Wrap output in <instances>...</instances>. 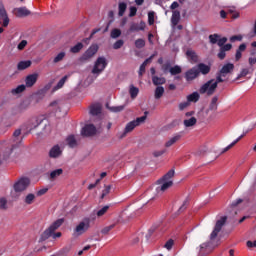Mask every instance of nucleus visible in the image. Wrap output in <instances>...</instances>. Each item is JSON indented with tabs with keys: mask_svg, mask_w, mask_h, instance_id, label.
<instances>
[{
	"mask_svg": "<svg viewBox=\"0 0 256 256\" xmlns=\"http://www.w3.org/2000/svg\"><path fill=\"white\" fill-rule=\"evenodd\" d=\"M225 223H227V216H222L219 220H217L215 227L210 234V242H204L196 248V252L198 255H201V253H205V251H207V249L211 247V243H215V239H217V235H219Z\"/></svg>",
	"mask_w": 256,
	"mask_h": 256,
	"instance_id": "nucleus-1",
	"label": "nucleus"
},
{
	"mask_svg": "<svg viewBox=\"0 0 256 256\" xmlns=\"http://www.w3.org/2000/svg\"><path fill=\"white\" fill-rule=\"evenodd\" d=\"M175 170L168 171L162 178L157 181L156 195H163L170 187H173V177Z\"/></svg>",
	"mask_w": 256,
	"mask_h": 256,
	"instance_id": "nucleus-2",
	"label": "nucleus"
},
{
	"mask_svg": "<svg viewBox=\"0 0 256 256\" xmlns=\"http://www.w3.org/2000/svg\"><path fill=\"white\" fill-rule=\"evenodd\" d=\"M91 228V219L85 218L80 221L73 230V237H81V235H85Z\"/></svg>",
	"mask_w": 256,
	"mask_h": 256,
	"instance_id": "nucleus-3",
	"label": "nucleus"
},
{
	"mask_svg": "<svg viewBox=\"0 0 256 256\" xmlns=\"http://www.w3.org/2000/svg\"><path fill=\"white\" fill-rule=\"evenodd\" d=\"M31 185V180L27 177L20 178L13 185L14 192L11 193L12 197H18L15 193H23L27 191V188Z\"/></svg>",
	"mask_w": 256,
	"mask_h": 256,
	"instance_id": "nucleus-4",
	"label": "nucleus"
},
{
	"mask_svg": "<svg viewBox=\"0 0 256 256\" xmlns=\"http://www.w3.org/2000/svg\"><path fill=\"white\" fill-rule=\"evenodd\" d=\"M145 121H147V112H145V116L138 117L135 120L127 123L124 132L120 135V139L126 137L127 133H131V131H133L135 127H139V125H142V123H144Z\"/></svg>",
	"mask_w": 256,
	"mask_h": 256,
	"instance_id": "nucleus-5",
	"label": "nucleus"
},
{
	"mask_svg": "<svg viewBox=\"0 0 256 256\" xmlns=\"http://www.w3.org/2000/svg\"><path fill=\"white\" fill-rule=\"evenodd\" d=\"M107 65H108L107 58H105L104 56L98 57L94 62V66L92 68V74L98 77V75H101V73H103V71L107 69Z\"/></svg>",
	"mask_w": 256,
	"mask_h": 256,
	"instance_id": "nucleus-6",
	"label": "nucleus"
},
{
	"mask_svg": "<svg viewBox=\"0 0 256 256\" xmlns=\"http://www.w3.org/2000/svg\"><path fill=\"white\" fill-rule=\"evenodd\" d=\"M61 225H63V219L56 220L48 229H46L42 233L41 240L45 241L49 239V237H51V235H53V233H55V231H57V228L60 227Z\"/></svg>",
	"mask_w": 256,
	"mask_h": 256,
	"instance_id": "nucleus-7",
	"label": "nucleus"
},
{
	"mask_svg": "<svg viewBox=\"0 0 256 256\" xmlns=\"http://www.w3.org/2000/svg\"><path fill=\"white\" fill-rule=\"evenodd\" d=\"M216 89H217V82L215 81V79H211L201 86L200 93L202 94L206 93V95H213Z\"/></svg>",
	"mask_w": 256,
	"mask_h": 256,
	"instance_id": "nucleus-8",
	"label": "nucleus"
},
{
	"mask_svg": "<svg viewBox=\"0 0 256 256\" xmlns=\"http://www.w3.org/2000/svg\"><path fill=\"white\" fill-rule=\"evenodd\" d=\"M99 51V46L97 44H92L81 56V61H89L92 57H95L96 53Z\"/></svg>",
	"mask_w": 256,
	"mask_h": 256,
	"instance_id": "nucleus-9",
	"label": "nucleus"
},
{
	"mask_svg": "<svg viewBox=\"0 0 256 256\" xmlns=\"http://www.w3.org/2000/svg\"><path fill=\"white\" fill-rule=\"evenodd\" d=\"M199 77V69L197 67H193L185 72V79L188 83H191V81H195Z\"/></svg>",
	"mask_w": 256,
	"mask_h": 256,
	"instance_id": "nucleus-10",
	"label": "nucleus"
},
{
	"mask_svg": "<svg viewBox=\"0 0 256 256\" xmlns=\"http://www.w3.org/2000/svg\"><path fill=\"white\" fill-rule=\"evenodd\" d=\"M82 135L85 137H91L97 133V128L93 124H87L85 127L82 128L81 131Z\"/></svg>",
	"mask_w": 256,
	"mask_h": 256,
	"instance_id": "nucleus-11",
	"label": "nucleus"
},
{
	"mask_svg": "<svg viewBox=\"0 0 256 256\" xmlns=\"http://www.w3.org/2000/svg\"><path fill=\"white\" fill-rule=\"evenodd\" d=\"M181 137H182L181 133H175L173 136L168 138V140L164 144V147H166V149H169V147H173L175 143H178V141H181Z\"/></svg>",
	"mask_w": 256,
	"mask_h": 256,
	"instance_id": "nucleus-12",
	"label": "nucleus"
},
{
	"mask_svg": "<svg viewBox=\"0 0 256 256\" xmlns=\"http://www.w3.org/2000/svg\"><path fill=\"white\" fill-rule=\"evenodd\" d=\"M39 79V73H33L26 77L25 79V86L26 87H33L35 83H37V80Z\"/></svg>",
	"mask_w": 256,
	"mask_h": 256,
	"instance_id": "nucleus-13",
	"label": "nucleus"
},
{
	"mask_svg": "<svg viewBox=\"0 0 256 256\" xmlns=\"http://www.w3.org/2000/svg\"><path fill=\"white\" fill-rule=\"evenodd\" d=\"M145 27H147V24L143 21L139 23H132L130 26V33H135V31H145Z\"/></svg>",
	"mask_w": 256,
	"mask_h": 256,
	"instance_id": "nucleus-14",
	"label": "nucleus"
},
{
	"mask_svg": "<svg viewBox=\"0 0 256 256\" xmlns=\"http://www.w3.org/2000/svg\"><path fill=\"white\" fill-rule=\"evenodd\" d=\"M1 20L3 21V24H2L3 27L9 26V16H7V11L3 6H0V21Z\"/></svg>",
	"mask_w": 256,
	"mask_h": 256,
	"instance_id": "nucleus-15",
	"label": "nucleus"
},
{
	"mask_svg": "<svg viewBox=\"0 0 256 256\" xmlns=\"http://www.w3.org/2000/svg\"><path fill=\"white\" fill-rule=\"evenodd\" d=\"M186 57L190 63H197L199 61V56L191 49L186 51Z\"/></svg>",
	"mask_w": 256,
	"mask_h": 256,
	"instance_id": "nucleus-16",
	"label": "nucleus"
},
{
	"mask_svg": "<svg viewBox=\"0 0 256 256\" xmlns=\"http://www.w3.org/2000/svg\"><path fill=\"white\" fill-rule=\"evenodd\" d=\"M233 69H235V65L228 63L222 67L220 73L221 75H223V77H226L227 75H229V73H232Z\"/></svg>",
	"mask_w": 256,
	"mask_h": 256,
	"instance_id": "nucleus-17",
	"label": "nucleus"
},
{
	"mask_svg": "<svg viewBox=\"0 0 256 256\" xmlns=\"http://www.w3.org/2000/svg\"><path fill=\"white\" fill-rule=\"evenodd\" d=\"M183 125L186 129H191V127H195L197 125V118L195 117L186 118L183 121Z\"/></svg>",
	"mask_w": 256,
	"mask_h": 256,
	"instance_id": "nucleus-18",
	"label": "nucleus"
},
{
	"mask_svg": "<svg viewBox=\"0 0 256 256\" xmlns=\"http://www.w3.org/2000/svg\"><path fill=\"white\" fill-rule=\"evenodd\" d=\"M195 67H196V69H198L199 75H200V73L202 75H208V73L211 71V67L207 64L200 63Z\"/></svg>",
	"mask_w": 256,
	"mask_h": 256,
	"instance_id": "nucleus-19",
	"label": "nucleus"
},
{
	"mask_svg": "<svg viewBox=\"0 0 256 256\" xmlns=\"http://www.w3.org/2000/svg\"><path fill=\"white\" fill-rule=\"evenodd\" d=\"M179 21H181V12L174 10L172 12V17H171V23L173 27L177 26Z\"/></svg>",
	"mask_w": 256,
	"mask_h": 256,
	"instance_id": "nucleus-20",
	"label": "nucleus"
},
{
	"mask_svg": "<svg viewBox=\"0 0 256 256\" xmlns=\"http://www.w3.org/2000/svg\"><path fill=\"white\" fill-rule=\"evenodd\" d=\"M157 54H153L151 55L149 58H147L143 63L142 65L140 66V69H139V75L140 77L145 73V67H147V64L148 63H151V61H153V57H155Z\"/></svg>",
	"mask_w": 256,
	"mask_h": 256,
	"instance_id": "nucleus-21",
	"label": "nucleus"
},
{
	"mask_svg": "<svg viewBox=\"0 0 256 256\" xmlns=\"http://www.w3.org/2000/svg\"><path fill=\"white\" fill-rule=\"evenodd\" d=\"M61 153H62L61 148L56 145L51 148L49 152V156L52 157L53 159H56V157H59Z\"/></svg>",
	"mask_w": 256,
	"mask_h": 256,
	"instance_id": "nucleus-22",
	"label": "nucleus"
},
{
	"mask_svg": "<svg viewBox=\"0 0 256 256\" xmlns=\"http://www.w3.org/2000/svg\"><path fill=\"white\" fill-rule=\"evenodd\" d=\"M17 17H27V15H31V11H29L26 7H20L16 9Z\"/></svg>",
	"mask_w": 256,
	"mask_h": 256,
	"instance_id": "nucleus-23",
	"label": "nucleus"
},
{
	"mask_svg": "<svg viewBox=\"0 0 256 256\" xmlns=\"http://www.w3.org/2000/svg\"><path fill=\"white\" fill-rule=\"evenodd\" d=\"M13 141H14L15 145L21 144V142L23 141V138H21V129H17L13 133Z\"/></svg>",
	"mask_w": 256,
	"mask_h": 256,
	"instance_id": "nucleus-24",
	"label": "nucleus"
},
{
	"mask_svg": "<svg viewBox=\"0 0 256 256\" xmlns=\"http://www.w3.org/2000/svg\"><path fill=\"white\" fill-rule=\"evenodd\" d=\"M31 67V60L21 61L17 65L19 71H24V69H29Z\"/></svg>",
	"mask_w": 256,
	"mask_h": 256,
	"instance_id": "nucleus-25",
	"label": "nucleus"
},
{
	"mask_svg": "<svg viewBox=\"0 0 256 256\" xmlns=\"http://www.w3.org/2000/svg\"><path fill=\"white\" fill-rule=\"evenodd\" d=\"M35 199H36V196L35 194L33 193H29L25 196L24 198V203L26 205H33V203H35Z\"/></svg>",
	"mask_w": 256,
	"mask_h": 256,
	"instance_id": "nucleus-26",
	"label": "nucleus"
},
{
	"mask_svg": "<svg viewBox=\"0 0 256 256\" xmlns=\"http://www.w3.org/2000/svg\"><path fill=\"white\" fill-rule=\"evenodd\" d=\"M164 94H165V88H163V86H158L155 89L154 97H155V99H161Z\"/></svg>",
	"mask_w": 256,
	"mask_h": 256,
	"instance_id": "nucleus-27",
	"label": "nucleus"
},
{
	"mask_svg": "<svg viewBox=\"0 0 256 256\" xmlns=\"http://www.w3.org/2000/svg\"><path fill=\"white\" fill-rule=\"evenodd\" d=\"M125 11H127V4L125 2H120L118 4V15H119V17H123V15H125Z\"/></svg>",
	"mask_w": 256,
	"mask_h": 256,
	"instance_id": "nucleus-28",
	"label": "nucleus"
},
{
	"mask_svg": "<svg viewBox=\"0 0 256 256\" xmlns=\"http://www.w3.org/2000/svg\"><path fill=\"white\" fill-rule=\"evenodd\" d=\"M67 56V53L65 51L59 52L53 59V63H61L63 59Z\"/></svg>",
	"mask_w": 256,
	"mask_h": 256,
	"instance_id": "nucleus-29",
	"label": "nucleus"
},
{
	"mask_svg": "<svg viewBox=\"0 0 256 256\" xmlns=\"http://www.w3.org/2000/svg\"><path fill=\"white\" fill-rule=\"evenodd\" d=\"M188 103H197L199 101V93L193 92L192 94L187 96Z\"/></svg>",
	"mask_w": 256,
	"mask_h": 256,
	"instance_id": "nucleus-30",
	"label": "nucleus"
},
{
	"mask_svg": "<svg viewBox=\"0 0 256 256\" xmlns=\"http://www.w3.org/2000/svg\"><path fill=\"white\" fill-rule=\"evenodd\" d=\"M245 133L242 134L241 136H239L236 140H234L231 144H229L226 148L223 149L222 153H227V151H229V149H231V147H234V145H237V143H239V141H241V139H243Z\"/></svg>",
	"mask_w": 256,
	"mask_h": 256,
	"instance_id": "nucleus-31",
	"label": "nucleus"
},
{
	"mask_svg": "<svg viewBox=\"0 0 256 256\" xmlns=\"http://www.w3.org/2000/svg\"><path fill=\"white\" fill-rule=\"evenodd\" d=\"M245 133L242 134L241 136H239L236 140H234L231 144H229L226 148L223 149L222 153H227V151H229V149H231V147H234V145H237V143H239V141H241V139H243Z\"/></svg>",
	"mask_w": 256,
	"mask_h": 256,
	"instance_id": "nucleus-32",
	"label": "nucleus"
},
{
	"mask_svg": "<svg viewBox=\"0 0 256 256\" xmlns=\"http://www.w3.org/2000/svg\"><path fill=\"white\" fill-rule=\"evenodd\" d=\"M39 127V120L33 118L28 122L29 131H33V129H37Z\"/></svg>",
	"mask_w": 256,
	"mask_h": 256,
	"instance_id": "nucleus-33",
	"label": "nucleus"
},
{
	"mask_svg": "<svg viewBox=\"0 0 256 256\" xmlns=\"http://www.w3.org/2000/svg\"><path fill=\"white\" fill-rule=\"evenodd\" d=\"M107 211H109V206H104L98 210H94V213L99 218V217H103V215H105Z\"/></svg>",
	"mask_w": 256,
	"mask_h": 256,
	"instance_id": "nucleus-34",
	"label": "nucleus"
},
{
	"mask_svg": "<svg viewBox=\"0 0 256 256\" xmlns=\"http://www.w3.org/2000/svg\"><path fill=\"white\" fill-rule=\"evenodd\" d=\"M90 114L93 116H97L101 114V106L99 105H93L90 108Z\"/></svg>",
	"mask_w": 256,
	"mask_h": 256,
	"instance_id": "nucleus-35",
	"label": "nucleus"
},
{
	"mask_svg": "<svg viewBox=\"0 0 256 256\" xmlns=\"http://www.w3.org/2000/svg\"><path fill=\"white\" fill-rule=\"evenodd\" d=\"M60 175H63V169L59 168V169L53 170L50 173V179L55 180L57 179V177H60Z\"/></svg>",
	"mask_w": 256,
	"mask_h": 256,
	"instance_id": "nucleus-36",
	"label": "nucleus"
},
{
	"mask_svg": "<svg viewBox=\"0 0 256 256\" xmlns=\"http://www.w3.org/2000/svg\"><path fill=\"white\" fill-rule=\"evenodd\" d=\"M165 78L164 77H157V76H153L152 77V83H154V85H165Z\"/></svg>",
	"mask_w": 256,
	"mask_h": 256,
	"instance_id": "nucleus-37",
	"label": "nucleus"
},
{
	"mask_svg": "<svg viewBox=\"0 0 256 256\" xmlns=\"http://www.w3.org/2000/svg\"><path fill=\"white\" fill-rule=\"evenodd\" d=\"M25 89H27V86L22 84L16 88L12 89L11 93L13 95H19V93H23V91H25Z\"/></svg>",
	"mask_w": 256,
	"mask_h": 256,
	"instance_id": "nucleus-38",
	"label": "nucleus"
},
{
	"mask_svg": "<svg viewBox=\"0 0 256 256\" xmlns=\"http://www.w3.org/2000/svg\"><path fill=\"white\" fill-rule=\"evenodd\" d=\"M67 79V76H64L62 79H60L57 85L54 87V91L62 89L63 85H65V83L67 82Z\"/></svg>",
	"mask_w": 256,
	"mask_h": 256,
	"instance_id": "nucleus-39",
	"label": "nucleus"
},
{
	"mask_svg": "<svg viewBox=\"0 0 256 256\" xmlns=\"http://www.w3.org/2000/svg\"><path fill=\"white\" fill-rule=\"evenodd\" d=\"M217 101H219V98L214 96L209 106L210 111H217Z\"/></svg>",
	"mask_w": 256,
	"mask_h": 256,
	"instance_id": "nucleus-40",
	"label": "nucleus"
},
{
	"mask_svg": "<svg viewBox=\"0 0 256 256\" xmlns=\"http://www.w3.org/2000/svg\"><path fill=\"white\" fill-rule=\"evenodd\" d=\"M129 93H130L131 98L135 99V97H137V95H139V88H137L135 86H130Z\"/></svg>",
	"mask_w": 256,
	"mask_h": 256,
	"instance_id": "nucleus-41",
	"label": "nucleus"
},
{
	"mask_svg": "<svg viewBox=\"0 0 256 256\" xmlns=\"http://www.w3.org/2000/svg\"><path fill=\"white\" fill-rule=\"evenodd\" d=\"M66 141H67L69 147H76V145H77V140L75 139V136H73V135L68 136Z\"/></svg>",
	"mask_w": 256,
	"mask_h": 256,
	"instance_id": "nucleus-42",
	"label": "nucleus"
},
{
	"mask_svg": "<svg viewBox=\"0 0 256 256\" xmlns=\"http://www.w3.org/2000/svg\"><path fill=\"white\" fill-rule=\"evenodd\" d=\"M112 229H115V224L105 226L101 229V233L102 235H109V232L112 231Z\"/></svg>",
	"mask_w": 256,
	"mask_h": 256,
	"instance_id": "nucleus-43",
	"label": "nucleus"
},
{
	"mask_svg": "<svg viewBox=\"0 0 256 256\" xmlns=\"http://www.w3.org/2000/svg\"><path fill=\"white\" fill-rule=\"evenodd\" d=\"M182 69L180 66H174L169 68V72L171 75H179L181 73Z\"/></svg>",
	"mask_w": 256,
	"mask_h": 256,
	"instance_id": "nucleus-44",
	"label": "nucleus"
},
{
	"mask_svg": "<svg viewBox=\"0 0 256 256\" xmlns=\"http://www.w3.org/2000/svg\"><path fill=\"white\" fill-rule=\"evenodd\" d=\"M135 47L136 49H143L145 47V40L142 38H139L135 41Z\"/></svg>",
	"mask_w": 256,
	"mask_h": 256,
	"instance_id": "nucleus-45",
	"label": "nucleus"
},
{
	"mask_svg": "<svg viewBox=\"0 0 256 256\" xmlns=\"http://www.w3.org/2000/svg\"><path fill=\"white\" fill-rule=\"evenodd\" d=\"M110 37H111L112 39H117V38L121 37V30H119V29H117V28L113 29V30L111 31Z\"/></svg>",
	"mask_w": 256,
	"mask_h": 256,
	"instance_id": "nucleus-46",
	"label": "nucleus"
},
{
	"mask_svg": "<svg viewBox=\"0 0 256 256\" xmlns=\"http://www.w3.org/2000/svg\"><path fill=\"white\" fill-rule=\"evenodd\" d=\"M81 49H83V43H78L75 46H73L70 51L71 53H79V51H81Z\"/></svg>",
	"mask_w": 256,
	"mask_h": 256,
	"instance_id": "nucleus-47",
	"label": "nucleus"
},
{
	"mask_svg": "<svg viewBox=\"0 0 256 256\" xmlns=\"http://www.w3.org/2000/svg\"><path fill=\"white\" fill-rule=\"evenodd\" d=\"M111 193V185L105 186L104 190L102 191L101 199H104Z\"/></svg>",
	"mask_w": 256,
	"mask_h": 256,
	"instance_id": "nucleus-48",
	"label": "nucleus"
},
{
	"mask_svg": "<svg viewBox=\"0 0 256 256\" xmlns=\"http://www.w3.org/2000/svg\"><path fill=\"white\" fill-rule=\"evenodd\" d=\"M209 39H210V43H212V45H215V43H218L219 41V35L212 34L209 36Z\"/></svg>",
	"mask_w": 256,
	"mask_h": 256,
	"instance_id": "nucleus-49",
	"label": "nucleus"
},
{
	"mask_svg": "<svg viewBox=\"0 0 256 256\" xmlns=\"http://www.w3.org/2000/svg\"><path fill=\"white\" fill-rule=\"evenodd\" d=\"M125 109V106H112L110 107V110L112 113H120V111H123Z\"/></svg>",
	"mask_w": 256,
	"mask_h": 256,
	"instance_id": "nucleus-50",
	"label": "nucleus"
},
{
	"mask_svg": "<svg viewBox=\"0 0 256 256\" xmlns=\"http://www.w3.org/2000/svg\"><path fill=\"white\" fill-rule=\"evenodd\" d=\"M148 23L149 25H153V23H155V12L148 13Z\"/></svg>",
	"mask_w": 256,
	"mask_h": 256,
	"instance_id": "nucleus-51",
	"label": "nucleus"
},
{
	"mask_svg": "<svg viewBox=\"0 0 256 256\" xmlns=\"http://www.w3.org/2000/svg\"><path fill=\"white\" fill-rule=\"evenodd\" d=\"M123 45H125V42L123 40H118L113 44V49H121Z\"/></svg>",
	"mask_w": 256,
	"mask_h": 256,
	"instance_id": "nucleus-52",
	"label": "nucleus"
},
{
	"mask_svg": "<svg viewBox=\"0 0 256 256\" xmlns=\"http://www.w3.org/2000/svg\"><path fill=\"white\" fill-rule=\"evenodd\" d=\"M227 43V37H223V38H218V47H224L225 44Z\"/></svg>",
	"mask_w": 256,
	"mask_h": 256,
	"instance_id": "nucleus-53",
	"label": "nucleus"
},
{
	"mask_svg": "<svg viewBox=\"0 0 256 256\" xmlns=\"http://www.w3.org/2000/svg\"><path fill=\"white\" fill-rule=\"evenodd\" d=\"M249 73V69L248 68H243L240 72V74L238 75L237 79H241V77H247V74Z\"/></svg>",
	"mask_w": 256,
	"mask_h": 256,
	"instance_id": "nucleus-54",
	"label": "nucleus"
},
{
	"mask_svg": "<svg viewBox=\"0 0 256 256\" xmlns=\"http://www.w3.org/2000/svg\"><path fill=\"white\" fill-rule=\"evenodd\" d=\"M25 47H27V40H22L18 46H17V49L19 51H23V49H25Z\"/></svg>",
	"mask_w": 256,
	"mask_h": 256,
	"instance_id": "nucleus-55",
	"label": "nucleus"
},
{
	"mask_svg": "<svg viewBox=\"0 0 256 256\" xmlns=\"http://www.w3.org/2000/svg\"><path fill=\"white\" fill-rule=\"evenodd\" d=\"M228 13H230V15H232L233 19H237L239 17V13L235 12V8H229Z\"/></svg>",
	"mask_w": 256,
	"mask_h": 256,
	"instance_id": "nucleus-56",
	"label": "nucleus"
},
{
	"mask_svg": "<svg viewBox=\"0 0 256 256\" xmlns=\"http://www.w3.org/2000/svg\"><path fill=\"white\" fill-rule=\"evenodd\" d=\"M223 75H221V72L216 76V79H214V81L216 82V85H219V83H223Z\"/></svg>",
	"mask_w": 256,
	"mask_h": 256,
	"instance_id": "nucleus-57",
	"label": "nucleus"
},
{
	"mask_svg": "<svg viewBox=\"0 0 256 256\" xmlns=\"http://www.w3.org/2000/svg\"><path fill=\"white\" fill-rule=\"evenodd\" d=\"M7 208V199L0 198V209H6Z\"/></svg>",
	"mask_w": 256,
	"mask_h": 256,
	"instance_id": "nucleus-58",
	"label": "nucleus"
},
{
	"mask_svg": "<svg viewBox=\"0 0 256 256\" xmlns=\"http://www.w3.org/2000/svg\"><path fill=\"white\" fill-rule=\"evenodd\" d=\"M135 15H137V7L132 6V7H130L129 17H135Z\"/></svg>",
	"mask_w": 256,
	"mask_h": 256,
	"instance_id": "nucleus-59",
	"label": "nucleus"
},
{
	"mask_svg": "<svg viewBox=\"0 0 256 256\" xmlns=\"http://www.w3.org/2000/svg\"><path fill=\"white\" fill-rule=\"evenodd\" d=\"M161 155H165V150H158L153 152L154 157H161Z\"/></svg>",
	"mask_w": 256,
	"mask_h": 256,
	"instance_id": "nucleus-60",
	"label": "nucleus"
},
{
	"mask_svg": "<svg viewBox=\"0 0 256 256\" xmlns=\"http://www.w3.org/2000/svg\"><path fill=\"white\" fill-rule=\"evenodd\" d=\"M47 191H49L48 188H42V189L38 190L36 194L38 195V197H41V195H45V193H47Z\"/></svg>",
	"mask_w": 256,
	"mask_h": 256,
	"instance_id": "nucleus-61",
	"label": "nucleus"
},
{
	"mask_svg": "<svg viewBox=\"0 0 256 256\" xmlns=\"http://www.w3.org/2000/svg\"><path fill=\"white\" fill-rule=\"evenodd\" d=\"M165 248L171 250L173 248V240H168L165 244Z\"/></svg>",
	"mask_w": 256,
	"mask_h": 256,
	"instance_id": "nucleus-62",
	"label": "nucleus"
},
{
	"mask_svg": "<svg viewBox=\"0 0 256 256\" xmlns=\"http://www.w3.org/2000/svg\"><path fill=\"white\" fill-rule=\"evenodd\" d=\"M189 105V102H182L179 104L180 111H183V109H187V106Z\"/></svg>",
	"mask_w": 256,
	"mask_h": 256,
	"instance_id": "nucleus-63",
	"label": "nucleus"
},
{
	"mask_svg": "<svg viewBox=\"0 0 256 256\" xmlns=\"http://www.w3.org/2000/svg\"><path fill=\"white\" fill-rule=\"evenodd\" d=\"M246 245H247V247H256V240H255L254 242H252V241H247V242H246Z\"/></svg>",
	"mask_w": 256,
	"mask_h": 256,
	"instance_id": "nucleus-64",
	"label": "nucleus"
}]
</instances>
